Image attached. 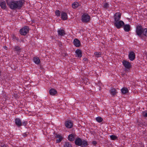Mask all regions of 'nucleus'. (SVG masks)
Returning a JSON list of instances; mask_svg holds the SVG:
<instances>
[{"mask_svg":"<svg viewBox=\"0 0 147 147\" xmlns=\"http://www.w3.org/2000/svg\"><path fill=\"white\" fill-rule=\"evenodd\" d=\"M6 1L8 6L12 9H20L22 7L23 4L22 0H6Z\"/></svg>","mask_w":147,"mask_h":147,"instance_id":"obj_1","label":"nucleus"},{"mask_svg":"<svg viewBox=\"0 0 147 147\" xmlns=\"http://www.w3.org/2000/svg\"><path fill=\"white\" fill-rule=\"evenodd\" d=\"M75 144L78 146H81L82 147H86L88 145L87 141L84 140H82L80 138H78L75 140Z\"/></svg>","mask_w":147,"mask_h":147,"instance_id":"obj_2","label":"nucleus"},{"mask_svg":"<svg viewBox=\"0 0 147 147\" xmlns=\"http://www.w3.org/2000/svg\"><path fill=\"white\" fill-rule=\"evenodd\" d=\"M144 28L141 25H137L136 27V33L137 35L139 37L142 38V35L143 32Z\"/></svg>","mask_w":147,"mask_h":147,"instance_id":"obj_3","label":"nucleus"},{"mask_svg":"<svg viewBox=\"0 0 147 147\" xmlns=\"http://www.w3.org/2000/svg\"><path fill=\"white\" fill-rule=\"evenodd\" d=\"M122 63L123 66L126 68L125 71H128L131 67V65L129 61L126 60H123L122 61Z\"/></svg>","mask_w":147,"mask_h":147,"instance_id":"obj_4","label":"nucleus"},{"mask_svg":"<svg viewBox=\"0 0 147 147\" xmlns=\"http://www.w3.org/2000/svg\"><path fill=\"white\" fill-rule=\"evenodd\" d=\"M29 31L28 26H25L22 28L20 30V33L21 35H25Z\"/></svg>","mask_w":147,"mask_h":147,"instance_id":"obj_5","label":"nucleus"},{"mask_svg":"<svg viewBox=\"0 0 147 147\" xmlns=\"http://www.w3.org/2000/svg\"><path fill=\"white\" fill-rule=\"evenodd\" d=\"M90 20V17L88 14L84 13L83 14L82 17V20L84 22H87Z\"/></svg>","mask_w":147,"mask_h":147,"instance_id":"obj_6","label":"nucleus"},{"mask_svg":"<svg viewBox=\"0 0 147 147\" xmlns=\"http://www.w3.org/2000/svg\"><path fill=\"white\" fill-rule=\"evenodd\" d=\"M114 25L117 28L119 29L124 25V23L122 21L119 20L116 22H114Z\"/></svg>","mask_w":147,"mask_h":147,"instance_id":"obj_7","label":"nucleus"},{"mask_svg":"<svg viewBox=\"0 0 147 147\" xmlns=\"http://www.w3.org/2000/svg\"><path fill=\"white\" fill-rule=\"evenodd\" d=\"M73 121L70 120H68L66 121L65 122V125L68 128H71L73 126Z\"/></svg>","mask_w":147,"mask_h":147,"instance_id":"obj_8","label":"nucleus"},{"mask_svg":"<svg viewBox=\"0 0 147 147\" xmlns=\"http://www.w3.org/2000/svg\"><path fill=\"white\" fill-rule=\"evenodd\" d=\"M121 15L120 13H116L114 15V22L120 20L121 19Z\"/></svg>","mask_w":147,"mask_h":147,"instance_id":"obj_9","label":"nucleus"},{"mask_svg":"<svg viewBox=\"0 0 147 147\" xmlns=\"http://www.w3.org/2000/svg\"><path fill=\"white\" fill-rule=\"evenodd\" d=\"M135 53L132 51H130L128 55L129 58L131 61H133L135 58Z\"/></svg>","mask_w":147,"mask_h":147,"instance_id":"obj_10","label":"nucleus"},{"mask_svg":"<svg viewBox=\"0 0 147 147\" xmlns=\"http://www.w3.org/2000/svg\"><path fill=\"white\" fill-rule=\"evenodd\" d=\"M15 123L18 127L22 125V122L21 119L19 118H16L15 119Z\"/></svg>","mask_w":147,"mask_h":147,"instance_id":"obj_11","label":"nucleus"},{"mask_svg":"<svg viewBox=\"0 0 147 147\" xmlns=\"http://www.w3.org/2000/svg\"><path fill=\"white\" fill-rule=\"evenodd\" d=\"M55 137L57 139L56 140V142L57 143H59L63 139L62 137L60 135L56 134H55Z\"/></svg>","mask_w":147,"mask_h":147,"instance_id":"obj_12","label":"nucleus"},{"mask_svg":"<svg viewBox=\"0 0 147 147\" xmlns=\"http://www.w3.org/2000/svg\"><path fill=\"white\" fill-rule=\"evenodd\" d=\"M61 18L63 20H67L68 18L67 14L64 11L62 12L61 14Z\"/></svg>","mask_w":147,"mask_h":147,"instance_id":"obj_13","label":"nucleus"},{"mask_svg":"<svg viewBox=\"0 0 147 147\" xmlns=\"http://www.w3.org/2000/svg\"><path fill=\"white\" fill-rule=\"evenodd\" d=\"M73 42L74 45L77 47H79L80 45V42L79 40L77 39H74Z\"/></svg>","mask_w":147,"mask_h":147,"instance_id":"obj_14","label":"nucleus"},{"mask_svg":"<svg viewBox=\"0 0 147 147\" xmlns=\"http://www.w3.org/2000/svg\"><path fill=\"white\" fill-rule=\"evenodd\" d=\"M57 32L59 36H62L65 34V31L62 29H60L58 30Z\"/></svg>","mask_w":147,"mask_h":147,"instance_id":"obj_15","label":"nucleus"},{"mask_svg":"<svg viewBox=\"0 0 147 147\" xmlns=\"http://www.w3.org/2000/svg\"><path fill=\"white\" fill-rule=\"evenodd\" d=\"M1 8L3 9H5L7 7L6 3L5 1H3L1 2L0 4Z\"/></svg>","mask_w":147,"mask_h":147,"instance_id":"obj_16","label":"nucleus"},{"mask_svg":"<svg viewBox=\"0 0 147 147\" xmlns=\"http://www.w3.org/2000/svg\"><path fill=\"white\" fill-rule=\"evenodd\" d=\"M124 30L126 32H129L130 30V26L129 24H126L124 26Z\"/></svg>","mask_w":147,"mask_h":147,"instance_id":"obj_17","label":"nucleus"},{"mask_svg":"<svg viewBox=\"0 0 147 147\" xmlns=\"http://www.w3.org/2000/svg\"><path fill=\"white\" fill-rule=\"evenodd\" d=\"M76 53L78 57H81L82 56V51L80 50H77L76 51Z\"/></svg>","mask_w":147,"mask_h":147,"instance_id":"obj_18","label":"nucleus"},{"mask_svg":"<svg viewBox=\"0 0 147 147\" xmlns=\"http://www.w3.org/2000/svg\"><path fill=\"white\" fill-rule=\"evenodd\" d=\"M33 61L34 63L36 64H39L40 62V59L38 57H34L33 58Z\"/></svg>","mask_w":147,"mask_h":147,"instance_id":"obj_19","label":"nucleus"},{"mask_svg":"<svg viewBox=\"0 0 147 147\" xmlns=\"http://www.w3.org/2000/svg\"><path fill=\"white\" fill-rule=\"evenodd\" d=\"M121 91L123 94H125L128 92L129 90L127 88L124 87L121 89Z\"/></svg>","mask_w":147,"mask_h":147,"instance_id":"obj_20","label":"nucleus"},{"mask_svg":"<svg viewBox=\"0 0 147 147\" xmlns=\"http://www.w3.org/2000/svg\"><path fill=\"white\" fill-rule=\"evenodd\" d=\"M110 92V94L113 95H114L117 93V90L115 88H112L111 89Z\"/></svg>","mask_w":147,"mask_h":147,"instance_id":"obj_21","label":"nucleus"},{"mask_svg":"<svg viewBox=\"0 0 147 147\" xmlns=\"http://www.w3.org/2000/svg\"><path fill=\"white\" fill-rule=\"evenodd\" d=\"M75 134H70L68 136V139L70 141H73L74 139L75 136Z\"/></svg>","mask_w":147,"mask_h":147,"instance_id":"obj_22","label":"nucleus"},{"mask_svg":"<svg viewBox=\"0 0 147 147\" xmlns=\"http://www.w3.org/2000/svg\"><path fill=\"white\" fill-rule=\"evenodd\" d=\"M13 50L14 51H16L17 53L20 52L21 51V49L18 46L14 47L13 48Z\"/></svg>","mask_w":147,"mask_h":147,"instance_id":"obj_23","label":"nucleus"},{"mask_svg":"<svg viewBox=\"0 0 147 147\" xmlns=\"http://www.w3.org/2000/svg\"><path fill=\"white\" fill-rule=\"evenodd\" d=\"M50 94L51 95H54L57 93V91L55 89H51L49 91Z\"/></svg>","mask_w":147,"mask_h":147,"instance_id":"obj_24","label":"nucleus"},{"mask_svg":"<svg viewBox=\"0 0 147 147\" xmlns=\"http://www.w3.org/2000/svg\"><path fill=\"white\" fill-rule=\"evenodd\" d=\"M79 5V3L77 2H75L72 5V7L74 8H76L78 7Z\"/></svg>","mask_w":147,"mask_h":147,"instance_id":"obj_25","label":"nucleus"},{"mask_svg":"<svg viewBox=\"0 0 147 147\" xmlns=\"http://www.w3.org/2000/svg\"><path fill=\"white\" fill-rule=\"evenodd\" d=\"M64 146V147H72L71 145L67 142H65Z\"/></svg>","mask_w":147,"mask_h":147,"instance_id":"obj_26","label":"nucleus"},{"mask_svg":"<svg viewBox=\"0 0 147 147\" xmlns=\"http://www.w3.org/2000/svg\"><path fill=\"white\" fill-rule=\"evenodd\" d=\"M142 35L145 36L147 37V28H144L143 32L142 34Z\"/></svg>","mask_w":147,"mask_h":147,"instance_id":"obj_27","label":"nucleus"},{"mask_svg":"<svg viewBox=\"0 0 147 147\" xmlns=\"http://www.w3.org/2000/svg\"><path fill=\"white\" fill-rule=\"evenodd\" d=\"M96 120L98 122L100 123L102 121L103 119L101 117H98L96 118Z\"/></svg>","mask_w":147,"mask_h":147,"instance_id":"obj_28","label":"nucleus"},{"mask_svg":"<svg viewBox=\"0 0 147 147\" xmlns=\"http://www.w3.org/2000/svg\"><path fill=\"white\" fill-rule=\"evenodd\" d=\"M109 5L108 3H104L103 4V7L105 9H107L109 8Z\"/></svg>","mask_w":147,"mask_h":147,"instance_id":"obj_29","label":"nucleus"},{"mask_svg":"<svg viewBox=\"0 0 147 147\" xmlns=\"http://www.w3.org/2000/svg\"><path fill=\"white\" fill-rule=\"evenodd\" d=\"M55 13L56 16L57 17H59L60 15L61 12L59 10H56L55 11Z\"/></svg>","mask_w":147,"mask_h":147,"instance_id":"obj_30","label":"nucleus"},{"mask_svg":"<svg viewBox=\"0 0 147 147\" xmlns=\"http://www.w3.org/2000/svg\"><path fill=\"white\" fill-rule=\"evenodd\" d=\"M111 139L112 140H115L117 138V137L116 136L114 135H112L110 136Z\"/></svg>","mask_w":147,"mask_h":147,"instance_id":"obj_31","label":"nucleus"},{"mask_svg":"<svg viewBox=\"0 0 147 147\" xmlns=\"http://www.w3.org/2000/svg\"><path fill=\"white\" fill-rule=\"evenodd\" d=\"M94 55L97 57H101V54L100 52H96L94 53Z\"/></svg>","mask_w":147,"mask_h":147,"instance_id":"obj_32","label":"nucleus"},{"mask_svg":"<svg viewBox=\"0 0 147 147\" xmlns=\"http://www.w3.org/2000/svg\"><path fill=\"white\" fill-rule=\"evenodd\" d=\"M22 125H23L24 126H25L27 125V123L26 121H23L22 122Z\"/></svg>","mask_w":147,"mask_h":147,"instance_id":"obj_33","label":"nucleus"},{"mask_svg":"<svg viewBox=\"0 0 147 147\" xmlns=\"http://www.w3.org/2000/svg\"><path fill=\"white\" fill-rule=\"evenodd\" d=\"M28 134V132H25V133H24L23 134V136L24 137H26L27 136V135Z\"/></svg>","mask_w":147,"mask_h":147,"instance_id":"obj_34","label":"nucleus"},{"mask_svg":"<svg viewBox=\"0 0 147 147\" xmlns=\"http://www.w3.org/2000/svg\"><path fill=\"white\" fill-rule=\"evenodd\" d=\"M143 116L144 117H147V113L144 112L143 113Z\"/></svg>","mask_w":147,"mask_h":147,"instance_id":"obj_35","label":"nucleus"},{"mask_svg":"<svg viewBox=\"0 0 147 147\" xmlns=\"http://www.w3.org/2000/svg\"><path fill=\"white\" fill-rule=\"evenodd\" d=\"M92 144L94 145H95L97 144V142L95 141H93L92 142Z\"/></svg>","mask_w":147,"mask_h":147,"instance_id":"obj_36","label":"nucleus"},{"mask_svg":"<svg viewBox=\"0 0 147 147\" xmlns=\"http://www.w3.org/2000/svg\"><path fill=\"white\" fill-rule=\"evenodd\" d=\"M13 39H15L17 40L18 41L19 40V38H17L15 37V36H13Z\"/></svg>","mask_w":147,"mask_h":147,"instance_id":"obj_37","label":"nucleus"},{"mask_svg":"<svg viewBox=\"0 0 147 147\" xmlns=\"http://www.w3.org/2000/svg\"><path fill=\"white\" fill-rule=\"evenodd\" d=\"M1 147H7L4 144H2L1 145Z\"/></svg>","mask_w":147,"mask_h":147,"instance_id":"obj_38","label":"nucleus"},{"mask_svg":"<svg viewBox=\"0 0 147 147\" xmlns=\"http://www.w3.org/2000/svg\"><path fill=\"white\" fill-rule=\"evenodd\" d=\"M83 59L84 61H86L87 60V59L86 58H84Z\"/></svg>","mask_w":147,"mask_h":147,"instance_id":"obj_39","label":"nucleus"},{"mask_svg":"<svg viewBox=\"0 0 147 147\" xmlns=\"http://www.w3.org/2000/svg\"><path fill=\"white\" fill-rule=\"evenodd\" d=\"M1 71H0V76H1Z\"/></svg>","mask_w":147,"mask_h":147,"instance_id":"obj_40","label":"nucleus"}]
</instances>
